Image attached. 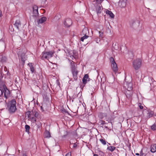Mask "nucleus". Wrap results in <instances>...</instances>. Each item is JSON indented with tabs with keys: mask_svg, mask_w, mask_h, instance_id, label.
I'll use <instances>...</instances> for the list:
<instances>
[{
	"mask_svg": "<svg viewBox=\"0 0 156 156\" xmlns=\"http://www.w3.org/2000/svg\"><path fill=\"white\" fill-rule=\"evenodd\" d=\"M23 156H27L26 154H24L23 155Z\"/></svg>",
	"mask_w": 156,
	"mask_h": 156,
	"instance_id": "obj_37",
	"label": "nucleus"
},
{
	"mask_svg": "<svg viewBox=\"0 0 156 156\" xmlns=\"http://www.w3.org/2000/svg\"><path fill=\"white\" fill-rule=\"evenodd\" d=\"M1 11H0V16H2V15H1Z\"/></svg>",
	"mask_w": 156,
	"mask_h": 156,
	"instance_id": "obj_38",
	"label": "nucleus"
},
{
	"mask_svg": "<svg viewBox=\"0 0 156 156\" xmlns=\"http://www.w3.org/2000/svg\"><path fill=\"white\" fill-rule=\"evenodd\" d=\"M139 108L140 109H143V106H142V105H141V104L140 103L139 104Z\"/></svg>",
	"mask_w": 156,
	"mask_h": 156,
	"instance_id": "obj_29",
	"label": "nucleus"
},
{
	"mask_svg": "<svg viewBox=\"0 0 156 156\" xmlns=\"http://www.w3.org/2000/svg\"><path fill=\"white\" fill-rule=\"evenodd\" d=\"M34 115H35V117H37L38 116V114L37 113H35Z\"/></svg>",
	"mask_w": 156,
	"mask_h": 156,
	"instance_id": "obj_34",
	"label": "nucleus"
},
{
	"mask_svg": "<svg viewBox=\"0 0 156 156\" xmlns=\"http://www.w3.org/2000/svg\"><path fill=\"white\" fill-rule=\"evenodd\" d=\"M28 65L29 66L30 69L32 72V73H34L35 71V69H34L33 64L32 63H30L28 64Z\"/></svg>",
	"mask_w": 156,
	"mask_h": 156,
	"instance_id": "obj_15",
	"label": "nucleus"
},
{
	"mask_svg": "<svg viewBox=\"0 0 156 156\" xmlns=\"http://www.w3.org/2000/svg\"><path fill=\"white\" fill-rule=\"evenodd\" d=\"M77 144H76V143H74L73 144V148H75L77 147Z\"/></svg>",
	"mask_w": 156,
	"mask_h": 156,
	"instance_id": "obj_30",
	"label": "nucleus"
},
{
	"mask_svg": "<svg viewBox=\"0 0 156 156\" xmlns=\"http://www.w3.org/2000/svg\"><path fill=\"white\" fill-rule=\"evenodd\" d=\"M106 14L109 15L112 18H114V15L113 13L111 11L108 10H106Z\"/></svg>",
	"mask_w": 156,
	"mask_h": 156,
	"instance_id": "obj_14",
	"label": "nucleus"
},
{
	"mask_svg": "<svg viewBox=\"0 0 156 156\" xmlns=\"http://www.w3.org/2000/svg\"><path fill=\"white\" fill-rule=\"evenodd\" d=\"M107 122H105V121L104 120H102L101 121V124L103 125L105 124L106 123H107Z\"/></svg>",
	"mask_w": 156,
	"mask_h": 156,
	"instance_id": "obj_32",
	"label": "nucleus"
},
{
	"mask_svg": "<svg viewBox=\"0 0 156 156\" xmlns=\"http://www.w3.org/2000/svg\"><path fill=\"white\" fill-rule=\"evenodd\" d=\"M89 36L88 35H84V36L81 38L80 40L82 41H83L84 39H87Z\"/></svg>",
	"mask_w": 156,
	"mask_h": 156,
	"instance_id": "obj_21",
	"label": "nucleus"
},
{
	"mask_svg": "<svg viewBox=\"0 0 156 156\" xmlns=\"http://www.w3.org/2000/svg\"><path fill=\"white\" fill-rule=\"evenodd\" d=\"M90 78L89 77L88 74H85L82 80L83 83L84 84H86L87 83V81H89Z\"/></svg>",
	"mask_w": 156,
	"mask_h": 156,
	"instance_id": "obj_10",
	"label": "nucleus"
},
{
	"mask_svg": "<svg viewBox=\"0 0 156 156\" xmlns=\"http://www.w3.org/2000/svg\"><path fill=\"white\" fill-rule=\"evenodd\" d=\"M30 128V126L28 125H26L25 126V129L26 131L27 132H29Z\"/></svg>",
	"mask_w": 156,
	"mask_h": 156,
	"instance_id": "obj_24",
	"label": "nucleus"
},
{
	"mask_svg": "<svg viewBox=\"0 0 156 156\" xmlns=\"http://www.w3.org/2000/svg\"><path fill=\"white\" fill-rule=\"evenodd\" d=\"M104 114L105 115H106V114L105 113H104Z\"/></svg>",
	"mask_w": 156,
	"mask_h": 156,
	"instance_id": "obj_39",
	"label": "nucleus"
},
{
	"mask_svg": "<svg viewBox=\"0 0 156 156\" xmlns=\"http://www.w3.org/2000/svg\"><path fill=\"white\" fill-rule=\"evenodd\" d=\"M93 2L96 1V3H98L99 2H102L103 0H93Z\"/></svg>",
	"mask_w": 156,
	"mask_h": 156,
	"instance_id": "obj_27",
	"label": "nucleus"
},
{
	"mask_svg": "<svg viewBox=\"0 0 156 156\" xmlns=\"http://www.w3.org/2000/svg\"><path fill=\"white\" fill-rule=\"evenodd\" d=\"M82 33L84 35H88L89 32L88 29L87 28H84L82 30Z\"/></svg>",
	"mask_w": 156,
	"mask_h": 156,
	"instance_id": "obj_16",
	"label": "nucleus"
},
{
	"mask_svg": "<svg viewBox=\"0 0 156 156\" xmlns=\"http://www.w3.org/2000/svg\"><path fill=\"white\" fill-rule=\"evenodd\" d=\"M14 25L17 27L18 29H19V27L21 26V24L19 21L17 20L16 21Z\"/></svg>",
	"mask_w": 156,
	"mask_h": 156,
	"instance_id": "obj_17",
	"label": "nucleus"
},
{
	"mask_svg": "<svg viewBox=\"0 0 156 156\" xmlns=\"http://www.w3.org/2000/svg\"><path fill=\"white\" fill-rule=\"evenodd\" d=\"M33 16H38V8L36 5H34L33 7Z\"/></svg>",
	"mask_w": 156,
	"mask_h": 156,
	"instance_id": "obj_9",
	"label": "nucleus"
},
{
	"mask_svg": "<svg viewBox=\"0 0 156 156\" xmlns=\"http://www.w3.org/2000/svg\"><path fill=\"white\" fill-rule=\"evenodd\" d=\"M3 90L4 91V97L6 99H7L10 97V92L5 85H3Z\"/></svg>",
	"mask_w": 156,
	"mask_h": 156,
	"instance_id": "obj_5",
	"label": "nucleus"
},
{
	"mask_svg": "<svg viewBox=\"0 0 156 156\" xmlns=\"http://www.w3.org/2000/svg\"><path fill=\"white\" fill-rule=\"evenodd\" d=\"M28 118L31 116L32 114H30V112L29 111H28L26 113Z\"/></svg>",
	"mask_w": 156,
	"mask_h": 156,
	"instance_id": "obj_25",
	"label": "nucleus"
},
{
	"mask_svg": "<svg viewBox=\"0 0 156 156\" xmlns=\"http://www.w3.org/2000/svg\"><path fill=\"white\" fill-rule=\"evenodd\" d=\"M132 84L131 83H129L128 85V87H127V89L129 91L131 90L132 89Z\"/></svg>",
	"mask_w": 156,
	"mask_h": 156,
	"instance_id": "obj_20",
	"label": "nucleus"
},
{
	"mask_svg": "<svg viewBox=\"0 0 156 156\" xmlns=\"http://www.w3.org/2000/svg\"><path fill=\"white\" fill-rule=\"evenodd\" d=\"M142 64L141 60L140 59H136L133 62V67L136 70H138L141 67Z\"/></svg>",
	"mask_w": 156,
	"mask_h": 156,
	"instance_id": "obj_3",
	"label": "nucleus"
},
{
	"mask_svg": "<svg viewBox=\"0 0 156 156\" xmlns=\"http://www.w3.org/2000/svg\"><path fill=\"white\" fill-rule=\"evenodd\" d=\"M135 154L136 155H137V156H139V154L138 153H136Z\"/></svg>",
	"mask_w": 156,
	"mask_h": 156,
	"instance_id": "obj_36",
	"label": "nucleus"
},
{
	"mask_svg": "<svg viewBox=\"0 0 156 156\" xmlns=\"http://www.w3.org/2000/svg\"><path fill=\"white\" fill-rule=\"evenodd\" d=\"M41 109H42V107H41Z\"/></svg>",
	"mask_w": 156,
	"mask_h": 156,
	"instance_id": "obj_40",
	"label": "nucleus"
},
{
	"mask_svg": "<svg viewBox=\"0 0 156 156\" xmlns=\"http://www.w3.org/2000/svg\"><path fill=\"white\" fill-rule=\"evenodd\" d=\"M151 129L153 130H156V126L155 125H153L151 126Z\"/></svg>",
	"mask_w": 156,
	"mask_h": 156,
	"instance_id": "obj_26",
	"label": "nucleus"
},
{
	"mask_svg": "<svg viewBox=\"0 0 156 156\" xmlns=\"http://www.w3.org/2000/svg\"><path fill=\"white\" fill-rule=\"evenodd\" d=\"M72 73L73 77L75 80H76L77 79V75L79 73L78 71L75 67H73L72 69Z\"/></svg>",
	"mask_w": 156,
	"mask_h": 156,
	"instance_id": "obj_6",
	"label": "nucleus"
},
{
	"mask_svg": "<svg viewBox=\"0 0 156 156\" xmlns=\"http://www.w3.org/2000/svg\"><path fill=\"white\" fill-rule=\"evenodd\" d=\"M16 101L14 99L12 100L9 102L7 107L10 113H13L15 112L16 109Z\"/></svg>",
	"mask_w": 156,
	"mask_h": 156,
	"instance_id": "obj_1",
	"label": "nucleus"
},
{
	"mask_svg": "<svg viewBox=\"0 0 156 156\" xmlns=\"http://www.w3.org/2000/svg\"><path fill=\"white\" fill-rule=\"evenodd\" d=\"M110 60L111 63V68L113 71L115 73H116L118 70V68L117 65L113 57H111L110 58Z\"/></svg>",
	"mask_w": 156,
	"mask_h": 156,
	"instance_id": "obj_4",
	"label": "nucleus"
},
{
	"mask_svg": "<svg viewBox=\"0 0 156 156\" xmlns=\"http://www.w3.org/2000/svg\"><path fill=\"white\" fill-rule=\"evenodd\" d=\"M154 114V112L152 111H148V118H150L152 117Z\"/></svg>",
	"mask_w": 156,
	"mask_h": 156,
	"instance_id": "obj_19",
	"label": "nucleus"
},
{
	"mask_svg": "<svg viewBox=\"0 0 156 156\" xmlns=\"http://www.w3.org/2000/svg\"><path fill=\"white\" fill-rule=\"evenodd\" d=\"M115 149V147L114 146H110L107 147V149L109 150L111 152L113 151Z\"/></svg>",
	"mask_w": 156,
	"mask_h": 156,
	"instance_id": "obj_18",
	"label": "nucleus"
},
{
	"mask_svg": "<svg viewBox=\"0 0 156 156\" xmlns=\"http://www.w3.org/2000/svg\"><path fill=\"white\" fill-rule=\"evenodd\" d=\"M72 20L69 18L66 19L64 22L65 26L67 27H69L72 24Z\"/></svg>",
	"mask_w": 156,
	"mask_h": 156,
	"instance_id": "obj_8",
	"label": "nucleus"
},
{
	"mask_svg": "<svg viewBox=\"0 0 156 156\" xmlns=\"http://www.w3.org/2000/svg\"><path fill=\"white\" fill-rule=\"evenodd\" d=\"M100 141L104 145H105L106 144V141L103 139H100Z\"/></svg>",
	"mask_w": 156,
	"mask_h": 156,
	"instance_id": "obj_22",
	"label": "nucleus"
},
{
	"mask_svg": "<svg viewBox=\"0 0 156 156\" xmlns=\"http://www.w3.org/2000/svg\"><path fill=\"white\" fill-rule=\"evenodd\" d=\"M151 151L152 153H154L156 151V144H152L150 147Z\"/></svg>",
	"mask_w": 156,
	"mask_h": 156,
	"instance_id": "obj_11",
	"label": "nucleus"
},
{
	"mask_svg": "<svg viewBox=\"0 0 156 156\" xmlns=\"http://www.w3.org/2000/svg\"><path fill=\"white\" fill-rule=\"evenodd\" d=\"M3 92L4 90H2L0 89V96H1L2 95Z\"/></svg>",
	"mask_w": 156,
	"mask_h": 156,
	"instance_id": "obj_28",
	"label": "nucleus"
},
{
	"mask_svg": "<svg viewBox=\"0 0 156 156\" xmlns=\"http://www.w3.org/2000/svg\"><path fill=\"white\" fill-rule=\"evenodd\" d=\"M65 156H71V152L67 154Z\"/></svg>",
	"mask_w": 156,
	"mask_h": 156,
	"instance_id": "obj_33",
	"label": "nucleus"
},
{
	"mask_svg": "<svg viewBox=\"0 0 156 156\" xmlns=\"http://www.w3.org/2000/svg\"><path fill=\"white\" fill-rule=\"evenodd\" d=\"M99 33L100 34V37H101V38H102L103 33H101V34H100V33H101V32L100 31H99Z\"/></svg>",
	"mask_w": 156,
	"mask_h": 156,
	"instance_id": "obj_31",
	"label": "nucleus"
},
{
	"mask_svg": "<svg viewBox=\"0 0 156 156\" xmlns=\"http://www.w3.org/2000/svg\"><path fill=\"white\" fill-rule=\"evenodd\" d=\"M44 136L45 138H49L51 137V136L49 131L46 130L44 133Z\"/></svg>",
	"mask_w": 156,
	"mask_h": 156,
	"instance_id": "obj_13",
	"label": "nucleus"
},
{
	"mask_svg": "<svg viewBox=\"0 0 156 156\" xmlns=\"http://www.w3.org/2000/svg\"><path fill=\"white\" fill-rule=\"evenodd\" d=\"M30 120L33 122H35L36 121V119L35 117L30 116L29 117Z\"/></svg>",
	"mask_w": 156,
	"mask_h": 156,
	"instance_id": "obj_23",
	"label": "nucleus"
},
{
	"mask_svg": "<svg viewBox=\"0 0 156 156\" xmlns=\"http://www.w3.org/2000/svg\"><path fill=\"white\" fill-rule=\"evenodd\" d=\"M102 2H99L98 3H96L95 7L96 8V10L98 14L101 13L102 10V9L101 8L102 7L101 5Z\"/></svg>",
	"mask_w": 156,
	"mask_h": 156,
	"instance_id": "obj_7",
	"label": "nucleus"
},
{
	"mask_svg": "<svg viewBox=\"0 0 156 156\" xmlns=\"http://www.w3.org/2000/svg\"><path fill=\"white\" fill-rule=\"evenodd\" d=\"M94 156H98V155L97 154H94Z\"/></svg>",
	"mask_w": 156,
	"mask_h": 156,
	"instance_id": "obj_35",
	"label": "nucleus"
},
{
	"mask_svg": "<svg viewBox=\"0 0 156 156\" xmlns=\"http://www.w3.org/2000/svg\"><path fill=\"white\" fill-rule=\"evenodd\" d=\"M55 52L54 51L43 52L41 54V58L43 59H48L52 57Z\"/></svg>",
	"mask_w": 156,
	"mask_h": 156,
	"instance_id": "obj_2",
	"label": "nucleus"
},
{
	"mask_svg": "<svg viewBox=\"0 0 156 156\" xmlns=\"http://www.w3.org/2000/svg\"><path fill=\"white\" fill-rule=\"evenodd\" d=\"M47 20V18L45 16H43L41 18V19L38 21V24H41L45 22Z\"/></svg>",
	"mask_w": 156,
	"mask_h": 156,
	"instance_id": "obj_12",
	"label": "nucleus"
}]
</instances>
